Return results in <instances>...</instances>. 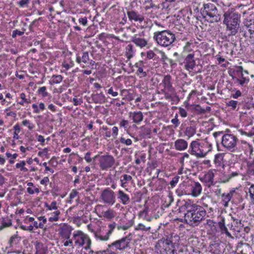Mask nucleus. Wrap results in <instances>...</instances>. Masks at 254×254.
I'll return each instance as SVG.
<instances>
[{
    "label": "nucleus",
    "mask_w": 254,
    "mask_h": 254,
    "mask_svg": "<svg viewBox=\"0 0 254 254\" xmlns=\"http://www.w3.org/2000/svg\"><path fill=\"white\" fill-rule=\"evenodd\" d=\"M181 209L186 211L184 218L186 223L190 226H196L202 221L206 214L205 209L188 199L184 200Z\"/></svg>",
    "instance_id": "f257e3e1"
},
{
    "label": "nucleus",
    "mask_w": 254,
    "mask_h": 254,
    "mask_svg": "<svg viewBox=\"0 0 254 254\" xmlns=\"http://www.w3.org/2000/svg\"><path fill=\"white\" fill-rule=\"evenodd\" d=\"M200 12L203 18H213L215 21L220 19L218 9L215 4L210 2L208 0H201L198 4Z\"/></svg>",
    "instance_id": "f03ea898"
},
{
    "label": "nucleus",
    "mask_w": 254,
    "mask_h": 254,
    "mask_svg": "<svg viewBox=\"0 0 254 254\" xmlns=\"http://www.w3.org/2000/svg\"><path fill=\"white\" fill-rule=\"evenodd\" d=\"M153 38L158 45L166 47L171 45L174 42L175 36L169 30H164L155 32Z\"/></svg>",
    "instance_id": "7ed1b4c3"
},
{
    "label": "nucleus",
    "mask_w": 254,
    "mask_h": 254,
    "mask_svg": "<svg viewBox=\"0 0 254 254\" xmlns=\"http://www.w3.org/2000/svg\"><path fill=\"white\" fill-rule=\"evenodd\" d=\"M72 239L75 246L82 247L84 245H86L84 249L86 250L90 249L91 244V240L88 236L82 231H77L75 232L73 234Z\"/></svg>",
    "instance_id": "20e7f679"
},
{
    "label": "nucleus",
    "mask_w": 254,
    "mask_h": 254,
    "mask_svg": "<svg viewBox=\"0 0 254 254\" xmlns=\"http://www.w3.org/2000/svg\"><path fill=\"white\" fill-rule=\"evenodd\" d=\"M238 140L237 137L231 134H225L221 137L222 145L231 152L235 150Z\"/></svg>",
    "instance_id": "39448f33"
},
{
    "label": "nucleus",
    "mask_w": 254,
    "mask_h": 254,
    "mask_svg": "<svg viewBox=\"0 0 254 254\" xmlns=\"http://www.w3.org/2000/svg\"><path fill=\"white\" fill-rule=\"evenodd\" d=\"M223 17V24L241 22V14L234 8L225 11Z\"/></svg>",
    "instance_id": "423d86ee"
},
{
    "label": "nucleus",
    "mask_w": 254,
    "mask_h": 254,
    "mask_svg": "<svg viewBox=\"0 0 254 254\" xmlns=\"http://www.w3.org/2000/svg\"><path fill=\"white\" fill-rule=\"evenodd\" d=\"M115 159L109 154L98 157L99 165L102 170H107L113 167L115 164Z\"/></svg>",
    "instance_id": "0eeeda50"
},
{
    "label": "nucleus",
    "mask_w": 254,
    "mask_h": 254,
    "mask_svg": "<svg viewBox=\"0 0 254 254\" xmlns=\"http://www.w3.org/2000/svg\"><path fill=\"white\" fill-rule=\"evenodd\" d=\"M131 240L130 235H129L108 245V247L111 248L113 247H115L116 250L124 251L129 247Z\"/></svg>",
    "instance_id": "6e6552de"
},
{
    "label": "nucleus",
    "mask_w": 254,
    "mask_h": 254,
    "mask_svg": "<svg viewBox=\"0 0 254 254\" xmlns=\"http://www.w3.org/2000/svg\"><path fill=\"white\" fill-rule=\"evenodd\" d=\"M186 189H187V190L184 189L182 190L181 193H179V195L191 194L194 197H196L201 193L202 187L199 183L194 182L192 185H187Z\"/></svg>",
    "instance_id": "1a4fd4ad"
},
{
    "label": "nucleus",
    "mask_w": 254,
    "mask_h": 254,
    "mask_svg": "<svg viewBox=\"0 0 254 254\" xmlns=\"http://www.w3.org/2000/svg\"><path fill=\"white\" fill-rule=\"evenodd\" d=\"M101 198L103 201L109 205H113L116 201L115 192L109 188L104 190L101 194Z\"/></svg>",
    "instance_id": "9d476101"
},
{
    "label": "nucleus",
    "mask_w": 254,
    "mask_h": 254,
    "mask_svg": "<svg viewBox=\"0 0 254 254\" xmlns=\"http://www.w3.org/2000/svg\"><path fill=\"white\" fill-rule=\"evenodd\" d=\"M190 147L191 149L190 152L197 157H203L207 153L204 151L202 146L197 141H192L190 143Z\"/></svg>",
    "instance_id": "9b49d317"
},
{
    "label": "nucleus",
    "mask_w": 254,
    "mask_h": 254,
    "mask_svg": "<svg viewBox=\"0 0 254 254\" xmlns=\"http://www.w3.org/2000/svg\"><path fill=\"white\" fill-rule=\"evenodd\" d=\"M241 22L224 24L226 26V30L229 37L236 35L239 31Z\"/></svg>",
    "instance_id": "f8f14e48"
},
{
    "label": "nucleus",
    "mask_w": 254,
    "mask_h": 254,
    "mask_svg": "<svg viewBox=\"0 0 254 254\" xmlns=\"http://www.w3.org/2000/svg\"><path fill=\"white\" fill-rule=\"evenodd\" d=\"M127 15L129 20L130 21L142 22L144 18V16L139 13L138 12L133 9H128L127 11Z\"/></svg>",
    "instance_id": "ddd939ff"
},
{
    "label": "nucleus",
    "mask_w": 254,
    "mask_h": 254,
    "mask_svg": "<svg viewBox=\"0 0 254 254\" xmlns=\"http://www.w3.org/2000/svg\"><path fill=\"white\" fill-rule=\"evenodd\" d=\"M214 177V175L213 172L209 171L200 178V180L206 187L210 188L215 185Z\"/></svg>",
    "instance_id": "4468645a"
},
{
    "label": "nucleus",
    "mask_w": 254,
    "mask_h": 254,
    "mask_svg": "<svg viewBox=\"0 0 254 254\" xmlns=\"http://www.w3.org/2000/svg\"><path fill=\"white\" fill-rule=\"evenodd\" d=\"M171 80L172 77L170 75L168 74L164 76L162 82L164 86L162 90H167L168 92H170L171 93L174 92L175 89L172 86Z\"/></svg>",
    "instance_id": "2eb2a0df"
},
{
    "label": "nucleus",
    "mask_w": 254,
    "mask_h": 254,
    "mask_svg": "<svg viewBox=\"0 0 254 254\" xmlns=\"http://www.w3.org/2000/svg\"><path fill=\"white\" fill-rule=\"evenodd\" d=\"M185 67L188 70L193 69L196 65L195 61L194 59V54H189L185 59Z\"/></svg>",
    "instance_id": "dca6fc26"
},
{
    "label": "nucleus",
    "mask_w": 254,
    "mask_h": 254,
    "mask_svg": "<svg viewBox=\"0 0 254 254\" xmlns=\"http://www.w3.org/2000/svg\"><path fill=\"white\" fill-rule=\"evenodd\" d=\"M72 230L70 226L64 224L60 228V234L63 238L69 239Z\"/></svg>",
    "instance_id": "f3484780"
},
{
    "label": "nucleus",
    "mask_w": 254,
    "mask_h": 254,
    "mask_svg": "<svg viewBox=\"0 0 254 254\" xmlns=\"http://www.w3.org/2000/svg\"><path fill=\"white\" fill-rule=\"evenodd\" d=\"M243 23L250 34H253L254 33V17L251 16L247 17L244 20Z\"/></svg>",
    "instance_id": "a211bd4d"
},
{
    "label": "nucleus",
    "mask_w": 254,
    "mask_h": 254,
    "mask_svg": "<svg viewBox=\"0 0 254 254\" xmlns=\"http://www.w3.org/2000/svg\"><path fill=\"white\" fill-rule=\"evenodd\" d=\"M129 117L133 120V123L139 124L143 120V115L140 111L130 112Z\"/></svg>",
    "instance_id": "6ab92c4d"
},
{
    "label": "nucleus",
    "mask_w": 254,
    "mask_h": 254,
    "mask_svg": "<svg viewBox=\"0 0 254 254\" xmlns=\"http://www.w3.org/2000/svg\"><path fill=\"white\" fill-rule=\"evenodd\" d=\"M131 41L140 48L144 47L147 44V41L146 39L139 38L137 35L131 37Z\"/></svg>",
    "instance_id": "aec40b11"
},
{
    "label": "nucleus",
    "mask_w": 254,
    "mask_h": 254,
    "mask_svg": "<svg viewBox=\"0 0 254 254\" xmlns=\"http://www.w3.org/2000/svg\"><path fill=\"white\" fill-rule=\"evenodd\" d=\"M118 198L124 205H127L130 202V198L127 194L122 190H119L117 192Z\"/></svg>",
    "instance_id": "412c9836"
},
{
    "label": "nucleus",
    "mask_w": 254,
    "mask_h": 254,
    "mask_svg": "<svg viewBox=\"0 0 254 254\" xmlns=\"http://www.w3.org/2000/svg\"><path fill=\"white\" fill-rule=\"evenodd\" d=\"M94 236L95 238L101 241H106L109 240L110 236L107 232L104 230H100L99 231L94 232Z\"/></svg>",
    "instance_id": "4be33fe9"
},
{
    "label": "nucleus",
    "mask_w": 254,
    "mask_h": 254,
    "mask_svg": "<svg viewBox=\"0 0 254 254\" xmlns=\"http://www.w3.org/2000/svg\"><path fill=\"white\" fill-rule=\"evenodd\" d=\"M91 98L93 102L95 104L104 103L106 100V97L103 92L92 94Z\"/></svg>",
    "instance_id": "5701e85b"
},
{
    "label": "nucleus",
    "mask_w": 254,
    "mask_h": 254,
    "mask_svg": "<svg viewBox=\"0 0 254 254\" xmlns=\"http://www.w3.org/2000/svg\"><path fill=\"white\" fill-rule=\"evenodd\" d=\"M221 243L218 242H211L209 246V252L214 254H219Z\"/></svg>",
    "instance_id": "b1692460"
},
{
    "label": "nucleus",
    "mask_w": 254,
    "mask_h": 254,
    "mask_svg": "<svg viewBox=\"0 0 254 254\" xmlns=\"http://www.w3.org/2000/svg\"><path fill=\"white\" fill-rule=\"evenodd\" d=\"M176 149L178 150H184L188 147L187 142L182 139H179L175 142Z\"/></svg>",
    "instance_id": "393cba45"
},
{
    "label": "nucleus",
    "mask_w": 254,
    "mask_h": 254,
    "mask_svg": "<svg viewBox=\"0 0 254 254\" xmlns=\"http://www.w3.org/2000/svg\"><path fill=\"white\" fill-rule=\"evenodd\" d=\"M132 181V178L131 176L124 174L120 177L121 186L123 188H126L129 182Z\"/></svg>",
    "instance_id": "a878e982"
},
{
    "label": "nucleus",
    "mask_w": 254,
    "mask_h": 254,
    "mask_svg": "<svg viewBox=\"0 0 254 254\" xmlns=\"http://www.w3.org/2000/svg\"><path fill=\"white\" fill-rule=\"evenodd\" d=\"M89 61V54L87 52H84L82 53V56H80L79 54L77 55L76 61L81 64L83 63L84 64L88 63Z\"/></svg>",
    "instance_id": "bb28decb"
},
{
    "label": "nucleus",
    "mask_w": 254,
    "mask_h": 254,
    "mask_svg": "<svg viewBox=\"0 0 254 254\" xmlns=\"http://www.w3.org/2000/svg\"><path fill=\"white\" fill-rule=\"evenodd\" d=\"M12 225L11 220L8 217L0 219V230Z\"/></svg>",
    "instance_id": "cd10ccee"
},
{
    "label": "nucleus",
    "mask_w": 254,
    "mask_h": 254,
    "mask_svg": "<svg viewBox=\"0 0 254 254\" xmlns=\"http://www.w3.org/2000/svg\"><path fill=\"white\" fill-rule=\"evenodd\" d=\"M35 249L36 254H46L47 253V249L42 243L37 242L35 245Z\"/></svg>",
    "instance_id": "c85d7f7f"
},
{
    "label": "nucleus",
    "mask_w": 254,
    "mask_h": 254,
    "mask_svg": "<svg viewBox=\"0 0 254 254\" xmlns=\"http://www.w3.org/2000/svg\"><path fill=\"white\" fill-rule=\"evenodd\" d=\"M103 216L108 220H111L116 216V212L112 209H108L106 211L102 212Z\"/></svg>",
    "instance_id": "c756f323"
},
{
    "label": "nucleus",
    "mask_w": 254,
    "mask_h": 254,
    "mask_svg": "<svg viewBox=\"0 0 254 254\" xmlns=\"http://www.w3.org/2000/svg\"><path fill=\"white\" fill-rule=\"evenodd\" d=\"M234 192V190H231L227 194L223 193L222 194V197L223 198V201L224 202V205L226 207L228 206V202L230 201Z\"/></svg>",
    "instance_id": "7c9ffc66"
},
{
    "label": "nucleus",
    "mask_w": 254,
    "mask_h": 254,
    "mask_svg": "<svg viewBox=\"0 0 254 254\" xmlns=\"http://www.w3.org/2000/svg\"><path fill=\"white\" fill-rule=\"evenodd\" d=\"M151 133V129L149 128L142 126L140 127L139 131V135L141 137L144 138L150 135Z\"/></svg>",
    "instance_id": "2f4dec72"
},
{
    "label": "nucleus",
    "mask_w": 254,
    "mask_h": 254,
    "mask_svg": "<svg viewBox=\"0 0 254 254\" xmlns=\"http://www.w3.org/2000/svg\"><path fill=\"white\" fill-rule=\"evenodd\" d=\"M134 51L133 50V46L132 45L129 44L126 48V55L127 59H131L133 55Z\"/></svg>",
    "instance_id": "473e14b6"
},
{
    "label": "nucleus",
    "mask_w": 254,
    "mask_h": 254,
    "mask_svg": "<svg viewBox=\"0 0 254 254\" xmlns=\"http://www.w3.org/2000/svg\"><path fill=\"white\" fill-rule=\"evenodd\" d=\"M179 239V237L176 234H175L174 236L173 235H171L170 237H168L166 240V244L168 245L173 246L176 243L177 241Z\"/></svg>",
    "instance_id": "72a5a7b5"
},
{
    "label": "nucleus",
    "mask_w": 254,
    "mask_h": 254,
    "mask_svg": "<svg viewBox=\"0 0 254 254\" xmlns=\"http://www.w3.org/2000/svg\"><path fill=\"white\" fill-rule=\"evenodd\" d=\"M195 132V128L191 126L187 127L185 131V134L189 137L192 136Z\"/></svg>",
    "instance_id": "f704fd0d"
},
{
    "label": "nucleus",
    "mask_w": 254,
    "mask_h": 254,
    "mask_svg": "<svg viewBox=\"0 0 254 254\" xmlns=\"http://www.w3.org/2000/svg\"><path fill=\"white\" fill-rule=\"evenodd\" d=\"M148 213V207L147 206H144V209L139 211L138 216L139 218L142 219H147V216Z\"/></svg>",
    "instance_id": "c9c22d12"
},
{
    "label": "nucleus",
    "mask_w": 254,
    "mask_h": 254,
    "mask_svg": "<svg viewBox=\"0 0 254 254\" xmlns=\"http://www.w3.org/2000/svg\"><path fill=\"white\" fill-rule=\"evenodd\" d=\"M161 91L162 92V93H164L165 98L166 99H170L172 101H175L174 98H175L178 100V97L176 95L173 96L172 94L169 93L171 92H168L167 90H161Z\"/></svg>",
    "instance_id": "e433bc0d"
},
{
    "label": "nucleus",
    "mask_w": 254,
    "mask_h": 254,
    "mask_svg": "<svg viewBox=\"0 0 254 254\" xmlns=\"http://www.w3.org/2000/svg\"><path fill=\"white\" fill-rule=\"evenodd\" d=\"M151 229L150 226L148 225L139 223L135 228L136 230H142L144 231H149Z\"/></svg>",
    "instance_id": "4c0bfd02"
},
{
    "label": "nucleus",
    "mask_w": 254,
    "mask_h": 254,
    "mask_svg": "<svg viewBox=\"0 0 254 254\" xmlns=\"http://www.w3.org/2000/svg\"><path fill=\"white\" fill-rule=\"evenodd\" d=\"M60 214V211L59 210H56L52 213V216H51L49 220L50 222L57 221L59 219V215Z\"/></svg>",
    "instance_id": "58836bf2"
},
{
    "label": "nucleus",
    "mask_w": 254,
    "mask_h": 254,
    "mask_svg": "<svg viewBox=\"0 0 254 254\" xmlns=\"http://www.w3.org/2000/svg\"><path fill=\"white\" fill-rule=\"evenodd\" d=\"M242 79H240L237 78V82L242 86L244 85L245 84H247L249 82V78L248 77L245 76L244 74H242Z\"/></svg>",
    "instance_id": "ea45409f"
},
{
    "label": "nucleus",
    "mask_w": 254,
    "mask_h": 254,
    "mask_svg": "<svg viewBox=\"0 0 254 254\" xmlns=\"http://www.w3.org/2000/svg\"><path fill=\"white\" fill-rule=\"evenodd\" d=\"M57 202L54 201L52 202L51 204H49L48 203H45V206L49 210H56L57 209Z\"/></svg>",
    "instance_id": "a19ab883"
},
{
    "label": "nucleus",
    "mask_w": 254,
    "mask_h": 254,
    "mask_svg": "<svg viewBox=\"0 0 254 254\" xmlns=\"http://www.w3.org/2000/svg\"><path fill=\"white\" fill-rule=\"evenodd\" d=\"M141 4L140 0H133L129 4L128 9H133L137 6L139 4Z\"/></svg>",
    "instance_id": "79ce46f5"
},
{
    "label": "nucleus",
    "mask_w": 254,
    "mask_h": 254,
    "mask_svg": "<svg viewBox=\"0 0 254 254\" xmlns=\"http://www.w3.org/2000/svg\"><path fill=\"white\" fill-rule=\"evenodd\" d=\"M63 80V77L61 75H53L52 77V81L53 83L58 84L60 83Z\"/></svg>",
    "instance_id": "37998d69"
},
{
    "label": "nucleus",
    "mask_w": 254,
    "mask_h": 254,
    "mask_svg": "<svg viewBox=\"0 0 254 254\" xmlns=\"http://www.w3.org/2000/svg\"><path fill=\"white\" fill-rule=\"evenodd\" d=\"M116 225H117L116 223L114 222L109 224V225H108L109 230H108L107 231H106V232L109 236H110L111 235L114 229L116 228Z\"/></svg>",
    "instance_id": "c03bdc74"
},
{
    "label": "nucleus",
    "mask_w": 254,
    "mask_h": 254,
    "mask_svg": "<svg viewBox=\"0 0 254 254\" xmlns=\"http://www.w3.org/2000/svg\"><path fill=\"white\" fill-rule=\"evenodd\" d=\"M109 247L105 250L96 252V254H117L115 252L112 251Z\"/></svg>",
    "instance_id": "a18cd8bd"
},
{
    "label": "nucleus",
    "mask_w": 254,
    "mask_h": 254,
    "mask_svg": "<svg viewBox=\"0 0 254 254\" xmlns=\"http://www.w3.org/2000/svg\"><path fill=\"white\" fill-rule=\"evenodd\" d=\"M232 219L233 220V221L235 222V225H236L237 227L239 228V229H242L243 225L242 224L241 221L240 220H239L238 219H237L234 217H232Z\"/></svg>",
    "instance_id": "49530a36"
},
{
    "label": "nucleus",
    "mask_w": 254,
    "mask_h": 254,
    "mask_svg": "<svg viewBox=\"0 0 254 254\" xmlns=\"http://www.w3.org/2000/svg\"><path fill=\"white\" fill-rule=\"evenodd\" d=\"M38 93L44 97L47 96L48 94V92H46V87L45 86L40 87L38 89Z\"/></svg>",
    "instance_id": "de8ad7c7"
},
{
    "label": "nucleus",
    "mask_w": 254,
    "mask_h": 254,
    "mask_svg": "<svg viewBox=\"0 0 254 254\" xmlns=\"http://www.w3.org/2000/svg\"><path fill=\"white\" fill-rule=\"evenodd\" d=\"M240 132L242 134H245L248 136H252L254 135V127H253L251 130L243 131L241 130Z\"/></svg>",
    "instance_id": "09e8293b"
},
{
    "label": "nucleus",
    "mask_w": 254,
    "mask_h": 254,
    "mask_svg": "<svg viewBox=\"0 0 254 254\" xmlns=\"http://www.w3.org/2000/svg\"><path fill=\"white\" fill-rule=\"evenodd\" d=\"M144 3L148 4V5L145 7L146 10H148L150 8H153L155 7V4L152 2V0H145Z\"/></svg>",
    "instance_id": "8fccbe9b"
},
{
    "label": "nucleus",
    "mask_w": 254,
    "mask_h": 254,
    "mask_svg": "<svg viewBox=\"0 0 254 254\" xmlns=\"http://www.w3.org/2000/svg\"><path fill=\"white\" fill-rule=\"evenodd\" d=\"M179 179V177L178 176H176L174 177L172 180L170 182V185L172 187V188L174 187L178 183Z\"/></svg>",
    "instance_id": "3c124183"
},
{
    "label": "nucleus",
    "mask_w": 254,
    "mask_h": 254,
    "mask_svg": "<svg viewBox=\"0 0 254 254\" xmlns=\"http://www.w3.org/2000/svg\"><path fill=\"white\" fill-rule=\"evenodd\" d=\"M238 103V102L237 101L231 100L227 103V105L228 106L231 107L234 110L236 108Z\"/></svg>",
    "instance_id": "603ef678"
},
{
    "label": "nucleus",
    "mask_w": 254,
    "mask_h": 254,
    "mask_svg": "<svg viewBox=\"0 0 254 254\" xmlns=\"http://www.w3.org/2000/svg\"><path fill=\"white\" fill-rule=\"evenodd\" d=\"M195 111L197 112L199 114H204V109L201 107L199 105H196L194 108Z\"/></svg>",
    "instance_id": "864d4df0"
},
{
    "label": "nucleus",
    "mask_w": 254,
    "mask_h": 254,
    "mask_svg": "<svg viewBox=\"0 0 254 254\" xmlns=\"http://www.w3.org/2000/svg\"><path fill=\"white\" fill-rule=\"evenodd\" d=\"M24 31H20L18 30H13L12 34V37L15 38L17 35L22 36L24 34Z\"/></svg>",
    "instance_id": "5fc2aeb1"
},
{
    "label": "nucleus",
    "mask_w": 254,
    "mask_h": 254,
    "mask_svg": "<svg viewBox=\"0 0 254 254\" xmlns=\"http://www.w3.org/2000/svg\"><path fill=\"white\" fill-rule=\"evenodd\" d=\"M120 142L122 143L126 144L127 145H130L132 144V141L130 139H125L124 137L120 138Z\"/></svg>",
    "instance_id": "6e6d98bb"
},
{
    "label": "nucleus",
    "mask_w": 254,
    "mask_h": 254,
    "mask_svg": "<svg viewBox=\"0 0 254 254\" xmlns=\"http://www.w3.org/2000/svg\"><path fill=\"white\" fill-rule=\"evenodd\" d=\"M218 226H219L221 231L222 230L224 229L225 228H226V227L225 226V219L224 218H222L220 221H219L218 222Z\"/></svg>",
    "instance_id": "4d7b16f0"
},
{
    "label": "nucleus",
    "mask_w": 254,
    "mask_h": 254,
    "mask_svg": "<svg viewBox=\"0 0 254 254\" xmlns=\"http://www.w3.org/2000/svg\"><path fill=\"white\" fill-rule=\"evenodd\" d=\"M30 2V0H21L19 1L18 4L20 7H23L27 5Z\"/></svg>",
    "instance_id": "13d9d810"
},
{
    "label": "nucleus",
    "mask_w": 254,
    "mask_h": 254,
    "mask_svg": "<svg viewBox=\"0 0 254 254\" xmlns=\"http://www.w3.org/2000/svg\"><path fill=\"white\" fill-rule=\"evenodd\" d=\"M249 193L252 200L254 202V185H252L250 188Z\"/></svg>",
    "instance_id": "bf43d9fd"
},
{
    "label": "nucleus",
    "mask_w": 254,
    "mask_h": 254,
    "mask_svg": "<svg viewBox=\"0 0 254 254\" xmlns=\"http://www.w3.org/2000/svg\"><path fill=\"white\" fill-rule=\"evenodd\" d=\"M22 125L24 126H28L29 129H32L33 128V126L31 125L29 120H25L22 121Z\"/></svg>",
    "instance_id": "052dcab7"
},
{
    "label": "nucleus",
    "mask_w": 254,
    "mask_h": 254,
    "mask_svg": "<svg viewBox=\"0 0 254 254\" xmlns=\"http://www.w3.org/2000/svg\"><path fill=\"white\" fill-rule=\"evenodd\" d=\"M72 101L74 106L80 105L82 103V99H77L76 98H73Z\"/></svg>",
    "instance_id": "680f3d73"
},
{
    "label": "nucleus",
    "mask_w": 254,
    "mask_h": 254,
    "mask_svg": "<svg viewBox=\"0 0 254 254\" xmlns=\"http://www.w3.org/2000/svg\"><path fill=\"white\" fill-rule=\"evenodd\" d=\"M177 117H178V115L176 114V116H175V118L173 119L172 120H171V122L174 124L175 125V127H177L179 124H180V122L179 121V120L177 118Z\"/></svg>",
    "instance_id": "e2e57ef3"
},
{
    "label": "nucleus",
    "mask_w": 254,
    "mask_h": 254,
    "mask_svg": "<svg viewBox=\"0 0 254 254\" xmlns=\"http://www.w3.org/2000/svg\"><path fill=\"white\" fill-rule=\"evenodd\" d=\"M179 114L182 117H187L188 114L186 110L182 108H180L179 109Z\"/></svg>",
    "instance_id": "0e129e2a"
},
{
    "label": "nucleus",
    "mask_w": 254,
    "mask_h": 254,
    "mask_svg": "<svg viewBox=\"0 0 254 254\" xmlns=\"http://www.w3.org/2000/svg\"><path fill=\"white\" fill-rule=\"evenodd\" d=\"M79 22L85 26L87 24V19L86 17H81L79 19Z\"/></svg>",
    "instance_id": "69168bd1"
},
{
    "label": "nucleus",
    "mask_w": 254,
    "mask_h": 254,
    "mask_svg": "<svg viewBox=\"0 0 254 254\" xmlns=\"http://www.w3.org/2000/svg\"><path fill=\"white\" fill-rule=\"evenodd\" d=\"M91 153L90 152H88L86 153L84 159L88 163H90L92 161V159L90 157Z\"/></svg>",
    "instance_id": "338daca9"
},
{
    "label": "nucleus",
    "mask_w": 254,
    "mask_h": 254,
    "mask_svg": "<svg viewBox=\"0 0 254 254\" xmlns=\"http://www.w3.org/2000/svg\"><path fill=\"white\" fill-rule=\"evenodd\" d=\"M155 56V54L152 51H149L147 52V58L149 59H152Z\"/></svg>",
    "instance_id": "774afa93"
}]
</instances>
